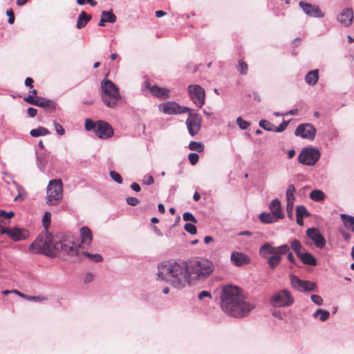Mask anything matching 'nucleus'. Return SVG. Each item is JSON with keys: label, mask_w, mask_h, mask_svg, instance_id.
Segmentation results:
<instances>
[{"label": "nucleus", "mask_w": 354, "mask_h": 354, "mask_svg": "<svg viewBox=\"0 0 354 354\" xmlns=\"http://www.w3.org/2000/svg\"><path fill=\"white\" fill-rule=\"evenodd\" d=\"M73 236H66L61 240H55L51 234L46 232L40 234L30 245V250L36 254H45L54 257L57 254L77 257L80 254V244Z\"/></svg>", "instance_id": "obj_1"}, {"label": "nucleus", "mask_w": 354, "mask_h": 354, "mask_svg": "<svg viewBox=\"0 0 354 354\" xmlns=\"http://www.w3.org/2000/svg\"><path fill=\"white\" fill-rule=\"evenodd\" d=\"M221 301L223 310L234 317H245L254 308V304L245 300L241 289L236 286H223Z\"/></svg>", "instance_id": "obj_2"}, {"label": "nucleus", "mask_w": 354, "mask_h": 354, "mask_svg": "<svg viewBox=\"0 0 354 354\" xmlns=\"http://www.w3.org/2000/svg\"><path fill=\"white\" fill-rule=\"evenodd\" d=\"M157 279L163 281L176 289L189 285L187 266L184 261H167L158 265Z\"/></svg>", "instance_id": "obj_3"}, {"label": "nucleus", "mask_w": 354, "mask_h": 354, "mask_svg": "<svg viewBox=\"0 0 354 354\" xmlns=\"http://www.w3.org/2000/svg\"><path fill=\"white\" fill-rule=\"evenodd\" d=\"M288 253V261L296 265L297 261L292 252H290V246L283 244L274 247L270 243L263 244L259 249V255L267 260V263L271 269H274L281 261L282 255Z\"/></svg>", "instance_id": "obj_4"}, {"label": "nucleus", "mask_w": 354, "mask_h": 354, "mask_svg": "<svg viewBox=\"0 0 354 354\" xmlns=\"http://www.w3.org/2000/svg\"><path fill=\"white\" fill-rule=\"evenodd\" d=\"M186 263L189 286L204 281L214 270V263L207 259H194Z\"/></svg>", "instance_id": "obj_5"}, {"label": "nucleus", "mask_w": 354, "mask_h": 354, "mask_svg": "<svg viewBox=\"0 0 354 354\" xmlns=\"http://www.w3.org/2000/svg\"><path fill=\"white\" fill-rule=\"evenodd\" d=\"M102 91V100L104 104L109 108L113 109L118 104L122 96L119 88L111 80L106 78L102 80L100 83Z\"/></svg>", "instance_id": "obj_6"}, {"label": "nucleus", "mask_w": 354, "mask_h": 354, "mask_svg": "<svg viewBox=\"0 0 354 354\" xmlns=\"http://www.w3.org/2000/svg\"><path fill=\"white\" fill-rule=\"evenodd\" d=\"M46 203L56 205L63 197V184L60 179L50 180L46 187Z\"/></svg>", "instance_id": "obj_7"}, {"label": "nucleus", "mask_w": 354, "mask_h": 354, "mask_svg": "<svg viewBox=\"0 0 354 354\" xmlns=\"http://www.w3.org/2000/svg\"><path fill=\"white\" fill-rule=\"evenodd\" d=\"M319 149L314 147H305L298 156V161L304 165L313 166L320 158Z\"/></svg>", "instance_id": "obj_8"}, {"label": "nucleus", "mask_w": 354, "mask_h": 354, "mask_svg": "<svg viewBox=\"0 0 354 354\" xmlns=\"http://www.w3.org/2000/svg\"><path fill=\"white\" fill-rule=\"evenodd\" d=\"M294 303V299L287 289L281 290L270 299V304L274 307H287Z\"/></svg>", "instance_id": "obj_9"}, {"label": "nucleus", "mask_w": 354, "mask_h": 354, "mask_svg": "<svg viewBox=\"0 0 354 354\" xmlns=\"http://www.w3.org/2000/svg\"><path fill=\"white\" fill-rule=\"evenodd\" d=\"M187 91L193 103L198 108H201L205 104L204 88L199 85L194 84L188 86Z\"/></svg>", "instance_id": "obj_10"}, {"label": "nucleus", "mask_w": 354, "mask_h": 354, "mask_svg": "<svg viewBox=\"0 0 354 354\" xmlns=\"http://www.w3.org/2000/svg\"><path fill=\"white\" fill-rule=\"evenodd\" d=\"M290 283L292 287L299 292H313L316 290L315 282L300 279L297 276L290 274Z\"/></svg>", "instance_id": "obj_11"}, {"label": "nucleus", "mask_w": 354, "mask_h": 354, "mask_svg": "<svg viewBox=\"0 0 354 354\" xmlns=\"http://www.w3.org/2000/svg\"><path fill=\"white\" fill-rule=\"evenodd\" d=\"M159 109L164 113L168 115H177L189 112L191 111L190 108L180 106L173 101L160 104L159 105Z\"/></svg>", "instance_id": "obj_12"}, {"label": "nucleus", "mask_w": 354, "mask_h": 354, "mask_svg": "<svg viewBox=\"0 0 354 354\" xmlns=\"http://www.w3.org/2000/svg\"><path fill=\"white\" fill-rule=\"evenodd\" d=\"M188 113L189 115L186 120V125L189 133L194 136L198 133L201 127L202 118L198 113H192L191 111Z\"/></svg>", "instance_id": "obj_13"}, {"label": "nucleus", "mask_w": 354, "mask_h": 354, "mask_svg": "<svg viewBox=\"0 0 354 354\" xmlns=\"http://www.w3.org/2000/svg\"><path fill=\"white\" fill-rule=\"evenodd\" d=\"M3 234H6L15 241H23L29 236V232L27 230L19 227H13L10 229L0 228V235Z\"/></svg>", "instance_id": "obj_14"}, {"label": "nucleus", "mask_w": 354, "mask_h": 354, "mask_svg": "<svg viewBox=\"0 0 354 354\" xmlns=\"http://www.w3.org/2000/svg\"><path fill=\"white\" fill-rule=\"evenodd\" d=\"M295 134L301 138L312 140L315 137L316 129L310 123L301 124L297 127Z\"/></svg>", "instance_id": "obj_15"}, {"label": "nucleus", "mask_w": 354, "mask_h": 354, "mask_svg": "<svg viewBox=\"0 0 354 354\" xmlns=\"http://www.w3.org/2000/svg\"><path fill=\"white\" fill-rule=\"evenodd\" d=\"M306 235L309 239L313 241L317 248L322 249L325 246L326 241L319 229L316 227L308 228L306 230Z\"/></svg>", "instance_id": "obj_16"}, {"label": "nucleus", "mask_w": 354, "mask_h": 354, "mask_svg": "<svg viewBox=\"0 0 354 354\" xmlns=\"http://www.w3.org/2000/svg\"><path fill=\"white\" fill-rule=\"evenodd\" d=\"M95 134L101 139H107L113 135V129L108 122L99 120Z\"/></svg>", "instance_id": "obj_17"}, {"label": "nucleus", "mask_w": 354, "mask_h": 354, "mask_svg": "<svg viewBox=\"0 0 354 354\" xmlns=\"http://www.w3.org/2000/svg\"><path fill=\"white\" fill-rule=\"evenodd\" d=\"M299 6L303 10L304 12L309 17L320 18L324 16V13L316 5L301 1L299 3Z\"/></svg>", "instance_id": "obj_18"}, {"label": "nucleus", "mask_w": 354, "mask_h": 354, "mask_svg": "<svg viewBox=\"0 0 354 354\" xmlns=\"http://www.w3.org/2000/svg\"><path fill=\"white\" fill-rule=\"evenodd\" d=\"M283 214H280L278 211H272L271 212H262L259 214V219L263 223H272L278 219L283 218Z\"/></svg>", "instance_id": "obj_19"}, {"label": "nucleus", "mask_w": 354, "mask_h": 354, "mask_svg": "<svg viewBox=\"0 0 354 354\" xmlns=\"http://www.w3.org/2000/svg\"><path fill=\"white\" fill-rule=\"evenodd\" d=\"M337 21L344 26L348 27L353 19V11L352 8H345L337 16Z\"/></svg>", "instance_id": "obj_20"}, {"label": "nucleus", "mask_w": 354, "mask_h": 354, "mask_svg": "<svg viewBox=\"0 0 354 354\" xmlns=\"http://www.w3.org/2000/svg\"><path fill=\"white\" fill-rule=\"evenodd\" d=\"M230 259L233 263L239 267L247 265L250 262V258L242 252H233Z\"/></svg>", "instance_id": "obj_21"}, {"label": "nucleus", "mask_w": 354, "mask_h": 354, "mask_svg": "<svg viewBox=\"0 0 354 354\" xmlns=\"http://www.w3.org/2000/svg\"><path fill=\"white\" fill-rule=\"evenodd\" d=\"M35 106L42 107L50 112L53 111L56 109V104L54 101L41 97L37 98Z\"/></svg>", "instance_id": "obj_22"}, {"label": "nucleus", "mask_w": 354, "mask_h": 354, "mask_svg": "<svg viewBox=\"0 0 354 354\" xmlns=\"http://www.w3.org/2000/svg\"><path fill=\"white\" fill-rule=\"evenodd\" d=\"M147 88L150 90L151 93L158 97L161 98H168L169 97V90H167L164 88L159 87L156 85H153L151 87L147 86Z\"/></svg>", "instance_id": "obj_23"}, {"label": "nucleus", "mask_w": 354, "mask_h": 354, "mask_svg": "<svg viewBox=\"0 0 354 354\" xmlns=\"http://www.w3.org/2000/svg\"><path fill=\"white\" fill-rule=\"evenodd\" d=\"M91 15L87 14L85 11H82L78 15L76 28L82 29L91 21Z\"/></svg>", "instance_id": "obj_24"}, {"label": "nucleus", "mask_w": 354, "mask_h": 354, "mask_svg": "<svg viewBox=\"0 0 354 354\" xmlns=\"http://www.w3.org/2000/svg\"><path fill=\"white\" fill-rule=\"evenodd\" d=\"M80 236L82 244H89L93 239L91 230L88 227H82L80 229Z\"/></svg>", "instance_id": "obj_25"}, {"label": "nucleus", "mask_w": 354, "mask_h": 354, "mask_svg": "<svg viewBox=\"0 0 354 354\" xmlns=\"http://www.w3.org/2000/svg\"><path fill=\"white\" fill-rule=\"evenodd\" d=\"M298 257L300 259V260L304 264L309 265V266H316L317 265L316 258L308 252H302Z\"/></svg>", "instance_id": "obj_26"}, {"label": "nucleus", "mask_w": 354, "mask_h": 354, "mask_svg": "<svg viewBox=\"0 0 354 354\" xmlns=\"http://www.w3.org/2000/svg\"><path fill=\"white\" fill-rule=\"evenodd\" d=\"M319 80V71L317 69L309 71L305 76L306 82L311 86L317 84Z\"/></svg>", "instance_id": "obj_27"}, {"label": "nucleus", "mask_w": 354, "mask_h": 354, "mask_svg": "<svg viewBox=\"0 0 354 354\" xmlns=\"http://www.w3.org/2000/svg\"><path fill=\"white\" fill-rule=\"evenodd\" d=\"M340 217L344 227L354 232V216L346 214H342Z\"/></svg>", "instance_id": "obj_28"}, {"label": "nucleus", "mask_w": 354, "mask_h": 354, "mask_svg": "<svg viewBox=\"0 0 354 354\" xmlns=\"http://www.w3.org/2000/svg\"><path fill=\"white\" fill-rule=\"evenodd\" d=\"M30 134L31 136L37 138L42 136H47L50 134V131L46 127H39L36 129H32Z\"/></svg>", "instance_id": "obj_29"}, {"label": "nucleus", "mask_w": 354, "mask_h": 354, "mask_svg": "<svg viewBox=\"0 0 354 354\" xmlns=\"http://www.w3.org/2000/svg\"><path fill=\"white\" fill-rule=\"evenodd\" d=\"M330 313L326 310L318 309L313 313V317L322 322L326 321L329 318Z\"/></svg>", "instance_id": "obj_30"}, {"label": "nucleus", "mask_w": 354, "mask_h": 354, "mask_svg": "<svg viewBox=\"0 0 354 354\" xmlns=\"http://www.w3.org/2000/svg\"><path fill=\"white\" fill-rule=\"evenodd\" d=\"M290 249L292 248L297 257H299L302 253V250H304V247L301 242L297 239H294L290 242Z\"/></svg>", "instance_id": "obj_31"}, {"label": "nucleus", "mask_w": 354, "mask_h": 354, "mask_svg": "<svg viewBox=\"0 0 354 354\" xmlns=\"http://www.w3.org/2000/svg\"><path fill=\"white\" fill-rule=\"evenodd\" d=\"M13 293L19 295V297L24 298L27 300L35 301H41L44 300V298L41 296H30L28 295L24 294L17 290H13Z\"/></svg>", "instance_id": "obj_32"}, {"label": "nucleus", "mask_w": 354, "mask_h": 354, "mask_svg": "<svg viewBox=\"0 0 354 354\" xmlns=\"http://www.w3.org/2000/svg\"><path fill=\"white\" fill-rule=\"evenodd\" d=\"M296 193V188L293 185H290L288 187L286 193V201L287 202H292L294 203L295 200V194Z\"/></svg>", "instance_id": "obj_33"}, {"label": "nucleus", "mask_w": 354, "mask_h": 354, "mask_svg": "<svg viewBox=\"0 0 354 354\" xmlns=\"http://www.w3.org/2000/svg\"><path fill=\"white\" fill-rule=\"evenodd\" d=\"M324 193L319 189H314L310 194V198L317 202L324 200Z\"/></svg>", "instance_id": "obj_34"}, {"label": "nucleus", "mask_w": 354, "mask_h": 354, "mask_svg": "<svg viewBox=\"0 0 354 354\" xmlns=\"http://www.w3.org/2000/svg\"><path fill=\"white\" fill-rule=\"evenodd\" d=\"M102 17L103 19H105L106 22L111 23V24L115 23L117 20L116 16L113 13V12L111 10L102 11Z\"/></svg>", "instance_id": "obj_35"}, {"label": "nucleus", "mask_w": 354, "mask_h": 354, "mask_svg": "<svg viewBox=\"0 0 354 354\" xmlns=\"http://www.w3.org/2000/svg\"><path fill=\"white\" fill-rule=\"evenodd\" d=\"M82 255L88 257L91 261L99 263L103 260V258L101 254H91L88 252H83Z\"/></svg>", "instance_id": "obj_36"}, {"label": "nucleus", "mask_w": 354, "mask_h": 354, "mask_svg": "<svg viewBox=\"0 0 354 354\" xmlns=\"http://www.w3.org/2000/svg\"><path fill=\"white\" fill-rule=\"evenodd\" d=\"M189 149L192 151L202 152L204 150V145L201 142L191 141L189 144Z\"/></svg>", "instance_id": "obj_37"}, {"label": "nucleus", "mask_w": 354, "mask_h": 354, "mask_svg": "<svg viewBox=\"0 0 354 354\" xmlns=\"http://www.w3.org/2000/svg\"><path fill=\"white\" fill-rule=\"evenodd\" d=\"M259 125L268 131H274V125L266 120H260Z\"/></svg>", "instance_id": "obj_38"}, {"label": "nucleus", "mask_w": 354, "mask_h": 354, "mask_svg": "<svg viewBox=\"0 0 354 354\" xmlns=\"http://www.w3.org/2000/svg\"><path fill=\"white\" fill-rule=\"evenodd\" d=\"M296 216L306 217L309 216V212L304 205H298L296 207Z\"/></svg>", "instance_id": "obj_39"}, {"label": "nucleus", "mask_w": 354, "mask_h": 354, "mask_svg": "<svg viewBox=\"0 0 354 354\" xmlns=\"http://www.w3.org/2000/svg\"><path fill=\"white\" fill-rule=\"evenodd\" d=\"M270 209L272 211H278L279 210L280 214H283L282 213V210H281V207L280 201L277 198H275V199L272 201V202L270 204Z\"/></svg>", "instance_id": "obj_40"}, {"label": "nucleus", "mask_w": 354, "mask_h": 354, "mask_svg": "<svg viewBox=\"0 0 354 354\" xmlns=\"http://www.w3.org/2000/svg\"><path fill=\"white\" fill-rule=\"evenodd\" d=\"M97 127V122L95 123L91 119H86L85 120V129L87 131H94V133H95V130Z\"/></svg>", "instance_id": "obj_41"}, {"label": "nucleus", "mask_w": 354, "mask_h": 354, "mask_svg": "<svg viewBox=\"0 0 354 354\" xmlns=\"http://www.w3.org/2000/svg\"><path fill=\"white\" fill-rule=\"evenodd\" d=\"M14 183H15V185L17 187V192H18V194L15 198V201H17L18 200L24 198L26 192H25V189L23 188V187L21 186L20 185H19L17 183L15 182Z\"/></svg>", "instance_id": "obj_42"}, {"label": "nucleus", "mask_w": 354, "mask_h": 354, "mask_svg": "<svg viewBox=\"0 0 354 354\" xmlns=\"http://www.w3.org/2000/svg\"><path fill=\"white\" fill-rule=\"evenodd\" d=\"M14 215H15V213L12 211L7 212L4 210L0 209V223L3 222V219L10 218ZM0 228H3V227L1 226H0Z\"/></svg>", "instance_id": "obj_43"}, {"label": "nucleus", "mask_w": 354, "mask_h": 354, "mask_svg": "<svg viewBox=\"0 0 354 354\" xmlns=\"http://www.w3.org/2000/svg\"><path fill=\"white\" fill-rule=\"evenodd\" d=\"M236 122L237 125L239 127V128L242 130L248 129V127L250 125V122L243 120L241 117L236 118Z\"/></svg>", "instance_id": "obj_44"}, {"label": "nucleus", "mask_w": 354, "mask_h": 354, "mask_svg": "<svg viewBox=\"0 0 354 354\" xmlns=\"http://www.w3.org/2000/svg\"><path fill=\"white\" fill-rule=\"evenodd\" d=\"M109 175H110L111 178L113 179V180H114L115 182H116L119 184L122 183L123 179L119 173H118L115 171H111L109 172Z\"/></svg>", "instance_id": "obj_45"}, {"label": "nucleus", "mask_w": 354, "mask_h": 354, "mask_svg": "<svg viewBox=\"0 0 354 354\" xmlns=\"http://www.w3.org/2000/svg\"><path fill=\"white\" fill-rule=\"evenodd\" d=\"M248 64L242 60L239 61L238 70L241 75H246L248 73Z\"/></svg>", "instance_id": "obj_46"}, {"label": "nucleus", "mask_w": 354, "mask_h": 354, "mask_svg": "<svg viewBox=\"0 0 354 354\" xmlns=\"http://www.w3.org/2000/svg\"><path fill=\"white\" fill-rule=\"evenodd\" d=\"M186 232L191 234H196L197 232L196 227L192 223H187L184 227Z\"/></svg>", "instance_id": "obj_47"}, {"label": "nucleus", "mask_w": 354, "mask_h": 354, "mask_svg": "<svg viewBox=\"0 0 354 354\" xmlns=\"http://www.w3.org/2000/svg\"><path fill=\"white\" fill-rule=\"evenodd\" d=\"M183 220L185 221H190L193 223H197V220L194 216V215L190 212H185L183 215Z\"/></svg>", "instance_id": "obj_48"}, {"label": "nucleus", "mask_w": 354, "mask_h": 354, "mask_svg": "<svg viewBox=\"0 0 354 354\" xmlns=\"http://www.w3.org/2000/svg\"><path fill=\"white\" fill-rule=\"evenodd\" d=\"M188 158L190 164L194 165L198 162L199 156L196 153H190L188 156Z\"/></svg>", "instance_id": "obj_49"}, {"label": "nucleus", "mask_w": 354, "mask_h": 354, "mask_svg": "<svg viewBox=\"0 0 354 354\" xmlns=\"http://www.w3.org/2000/svg\"><path fill=\"white\" fill-rule=\"evenodd\" d=\"M50 212H46L43 217V220H42V223H43V225L44 227L46 229L49 225H50Z\"/></svg>", "instance_id": "obj_50"}, {"label": "nucleus", "mask_w": 354, "mask_h": 354, "mask_svg": "<svg viewBox=\"0 0 354 354\" xmlns=\"http://www.w3.org/2000/svg\"><path fill=\"white\" fill-rule=\"evenodd\" d=\"M293 205L294 203L292 202H287L286 204L287 215L290 219H292L293 216Z\"/></svg>", "instance_id": "obj_51"}, {"label": "nucleus", "mask_w": 354, "mask_h": 354, "mask_svg": "<svg viewBox=\"0 0 354 354\" xmlns=\"http://www.w3.org/2000/svg\"><path fill=\"white\" fill-rule=\"evenodd\" d=\"M310 299L314 304L318 306H322L323 304V299L318 295H312Z\"/></svg>", "instance_id": "obj_52"}, {"label": "nucleus", "mask_w": 354, "mask_h": 354, "mask_svg": "<svg viewBox=\"0 0 354 354\" xmlns=\"http://www.w3.org/2000/svg\"><path fill=\"white\" fill-rule=\"evenodd\" d=\"M288 125V121L283 120L277 127L274 126V130L275 132H282L283 131Z\"/></svg>", "instance_id": "obj_53"}, {"label": "nucleus", "mask_w": 354, "mask_h": 354, "mask_svg": "<svg viewBox=\"0 0 354 354\" xmlns=\"http://www.w3.org/2000/svg\"><path fill=\"white\" fill-rule=\"evenodd\" d=\"M76 2L80 6H84V4L88 3L93 7L97 4L95 0H76Z\"/></svg>", "instance_id": "obj_54"}, {"label": "nucleus", "mask_w": 354, "mask_h": 354, "mask_svg": "<svg viewBox=\"0 0 354 354\" xmlns=\"http://www.w3.org/2000/svg\"><path fill=\"white\" fill-rule=\"evenodd\" d=\"M126 201L127 203L131 206H136L140 203V201L137 198L132 196L127 197Z\"/></svg>", "instance_id": "obj_55"}, {"label": "nucleus", "mask_w": 354, "mask_h": 354, "mask_svg": "<svg viewBox=\"0 0 354 354\" xmlns=\"http://www.w3.org/2000/svg\"><path fill=\"white\" fill-rule=\"evenodd\" d=\"M53 124L55 126V131H56L57 134H59V136L64 135L65 130H64V127L61 124H59V123H57L55 121L53 122Z\"/></svg>", "instance_id": "obj_56"}, {"label": "nucleus", "mask_w": 354, "mask_h": 354, "mask_svg": "<svg viewBox=\"0 0 354 354\" xmlns=\"http://www.w3.org/2000/svg\"><path fill=\"white\" fill-rule=\"evenodd\" d=\"M154 179L151 175H145L142 180V183L147 185H151L153 184Z\"/></svg>", "instance_id": "obj_57"}, {"label": "nucleus", "mask_w": 354, "mask_h": 354, "mask_svg": "<svg viewBox=\"0 0 354 354\" xmlns=\"http://www.w3.org/2000/svg\"><path fill=\"white\" fill-rule=\"evenodd\" d=\"M6 15L8 17V24H13L15 22V15H14L13 10L11 8L7 10Z\"/></svg>", "instance_id": "obj_58"}, {"label": "nucleus", "mask_w": 354, "mask_h": 354, "mask_svg": "<svg viewBox=\"0 0 354 354\" xmlns=\"http://www.w3.org/2000/svg\"><path fill=\"white\" fill-rule=\"evenodd\" d=\"M24 101L28 102V104L36 105L37 99H34L33 97L30 95H29L27 97H25L24 98Z\"/></svg>", "instance_id": "obj_59"}, {"label": "nucleus", "mask_w": 354, "mask_h": 354, "mask_svg": "<svg viewBox=\"0 0 354 354\" xmlns=\"http://www.w3.org/2000/svg\"><path fill=\"white\" fill-rule=\"evenodd\" d=\"M199 299H203L205 297H212L211 293L208 291L203 290L198 294V296Z\"/></svg>", "instance_id": "obj_60"}, {"label": "nucleus", "mask_w": 354, "mask_h": 354, "mask_svg": "<svg viewBox=\"0 0 354 354\" xmlns=\"http://www.w3.org/2000/svg\"><path fill=\"white\" fill-rule=\"evenodd\" d=\"M94 279V275L89 272V273H87L85 277H84V283H88L90 282H91Z\"/></svg>", "instance_id": "obj_61"}, {"label": "nucleus", "mask_w": 354, "mask_h": 354, "mask_svg": "<svg viewBox=\"0 0 354 354\" xmlns=\"http://www.w3.org/2000/svg\"><path fill=\"white\" fill-rule=\"evenodd\" d=\"M37 110L36 109H35V108L29 107L27 109V113L31 118L35 117L37 115Z\"/></svg>", "instance_id": "obj_62"}, {"label": "nucleus", "mask_w": 354, "mask_h": 354, "mask_svg": "<svg viewBox=\"0 0 354 354\" xmlns=\"http://www.w3.org/2000/svg\"><path fill=\"white\" fill-rule=\"evenodd\" d=\"M130 187L131 188L132 190H133L136 192H140L141 189L140 185L138 184L137 183H133L131 185Z\"/></svg>", "instance_id": "obj_63"}, {"label": "nucleus", "mask_w": 354, "mask_h": 354, "mask_svg": "<svg viewBox=\"0 0 354 354\" xmlns=\"http://www.w3.org/2000/svg\"><path fill=\"white\" fill-rule=\"evenodd\" d=\"M33 80L31 77H26L25 80V85L28 87H33Z\"/></svg>", "instance_id": "obj_64"}]
</instances>
